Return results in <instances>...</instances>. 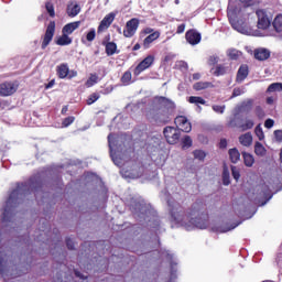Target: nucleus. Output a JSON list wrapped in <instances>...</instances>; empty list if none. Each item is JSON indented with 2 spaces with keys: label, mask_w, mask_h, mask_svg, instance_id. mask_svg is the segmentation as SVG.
I'll return each mask as SVG.
<instances>
[{
  "label": "nucleus",
  "mask_w": 282,
  "mask_h": 282,
  "mask_svg": "<svg viewBox=\"0 0 282 282\" xmlns=\"http://www.w3.org/2000/svg\"><path fill=\"white\" fill-rule=\"evenodd\" d=\"M167 206L170 207L172 221H175L177 226L185 228V230H195V228L206 230V228H208V220L197 218V215H199L198 203H195L188 210H185L184 207L175 200H167Z\"/></svg>",
  "instance_id": "1"
},
{
  "label": "nucleus",
  "mask_w": 282,
  "mask_h": 282,
  "mask_svg": "<svg viewBox=\"0 0 282 282\" xmlns=\"http://www.w3.org/2000/svg\"><path fill=\"white\" fill-rule=\"evenodd\" d=\"M34 192V187L31 183H22L19 184L18 187L10 194L3 213H2V224H10L12 221V216L14 215V208L30 195V193Z\"/></svg>",
  "instance_id": "2"
},
{
  "label": "nucleus",
  "mask_w": 282,
  "mask_h": 282,
  "mask_svg": "<svg viewBox=\"0 0 282 282\" xmlns=\"http://www.w3.org/2000/svg\"><path fill=\"white\" fill-rule=\"evenodd\" d=\"M163 109H175V102L166 97H154L152 102V111L148 113V118H152L156 122H166L169 120V113Z\"/></svg>",
  "instance_id": "3"
},
{
  "label": "nucleus",
  "mask_w": 282,
  "mask_h": 282,
  "mask_svg": "<svg viewBox=\"0 0 282 282\" xmlns=\"http://www.w3.org/2000/svg\"><path fill=\"white\" fill-rule=\"evenodd\" d=\"M164 138L169 144H177L180 141V129L173 127H166L163 130Z\"/></svg>",
  "instance_id": "4"
},
{
  "label": "nucleus",
  "mask_w": 282,
  "mask_h": 282,
  "mask_svg": "<svg viewBox=\"0 0 282 282\" xmlns=\"http://www.w3.org/2000/svg\"><path fill=\"white\" fill-rule=\"evenodd\" d=\"M55 32H56V22L51 21L46 28V31L42 41V50H45L47 45L52 43Z\"/></svg>",
  "instance_id": "5"
},
{
  "label": "nucleus",
  "mask_w": 282,
  "mask_h": 282,
  "mask_svg": "<svg viewBox=\"0 0 282 282\" xmlns=\"http://www.w3.org/2000/svg\"><path fill=\"white\" fill-rule=\"evenodd\" d=\"M176 127L184 133H191L193 126L185 116H178L174 120Z\"/></svg>",
  "instance_id": "6"
},
{
  "label": "nucleus",
  "mask_w": 282,
  "mask_h": 282,
  "mask_svg": "<svg viewBox=\"0 0 282 282\" xmlns=\"http://www.w3.org/2000/svg\"><path fill=\"white\" fill-rule=\"evenodd\" d=\"M140 25V21L138 19H131L126 24V30L123 31V35L126 39H131L138 32V28Z\"/></svg>",
  "instance_id": "7"
},
{
  "label": "nucleus",
  "mask_w": 282,
  "mask_h": 282,
  "mask_svg": "<svg viewBox=\"0 0 282 282\" xmlns=\"http://www.w3.org/2000/svg\"><path fill=\"white\" fill-rule=\"evenodd\" d=\"M154 62L155 56L148 55L141 63L138 64V66L134 69V74L137 76H140V74H142V72H144L145 69H149V67H151V65H153Z\"/></svg>",
  "instance_id": "8"
},
{
  "label": "nucleus",
  "mask_w": 282,
  "mask_h": 282,
  "mask_svg": "<svg viewBox=\"0 0 282 282\" xmlns=\"http://www.w3.org/2000/svg\"><path fill=\"white\" fill-rule=\"evenodd\" d=\"M19 89V85L14 83H3L0 84V96L7 97V96H12V94H15L17 90Z\"/></svg>",
  "instance_id": "9"
},
{
  "label": "nucleus",
  "mask_w": 282,
  "mask_h": 282,
  "mask_svg": "<svg viewBox=\"0 0 282 282\" xmlns=\"http://www.w3.org/2000/svg\"><path fill=\"white\" fill-rule=\"evenodd\" d=\"M108 144H109V149H110V156H111L113 164H116V166H122V158H120V154H118L113 150L115 142H113V134H111V133L108 135Z\"/></svg>",
  "instance_id": "10"
},
{
  "label": "nucleus",
  "mask_w": 282,
  "mask_h": 282,
  "mask_svg": "<svg viewBox=\"0 0 282 282\" xmlns=\"http://www.w3.org/2000/svg\"><path fill=\"white\" fill-rule=\"evenodd\" d=\"M257 17L259 30H268L269 25L271 24V20L268 17V13H265L263 10H258Z\"/></svg>",
  "instance_id": "11"
},
{
  "label": "nucleus",
  "mask_w": 282,
  "mask_h": 282,
  "mask_svg": "<svg viewBox=\"0 0 282 282\" xmlns=\"http://www.w3.org/2000/svg\"><path fill=\"white\" fill-rule=\"evenodd\" d=\"M185 39L189 45H198L202 42V34L195 30H189L186 32Z\"/></svg>",
  "instance_id": "12"
},
{
  "label": "nucleus",
  "mask_w": 282,
  "mask_h": 282,
  "mask_svg": "<svg viewBox=\"0 0 282 282\" xmlns=\"http://www.w3.org/2000/svg\"><path fill=\"white\" fill-rule=\"evenodd\" d=\"M116 19V13L110 12L108 13L100 22L98 26V32H105V30H108V28L113 23Z\"/></svg>",
  "instance_id": "13"
},
{
  "label": "nucleus",
  "mask_w": 282,
  "mask_h": 282,
  "mask_svg": "<svg viewBox=\"0 0 282 282\" xmlns=\"http://www.w3.org/2000/svg\"><path fill=\"white\" fill-rule=\"evenodd\" d=\"M254 99H246L237 106V110L239 111V113H249V111H252Z\"/></svg>",
  "instance_id": "14"
},
{
  "label": "nucleus",
  "mask_w": 282,
  "mask_h": 282,
  "mask_svg": "<svg viewBox=\"0 0 282 282\" xmlns=\"http://www.w3.org/2000/svg\"><path fill=\"white\" fill-rule=\"evenodd\" d=\"M228 18H229V21L231 23V28H234V30H236V32H240V34H246L248 32L246 26H243V23L232 19V15L230 13V9H228Z\"/></svg>",
  "instance_id": "15"
},
{
  "label": "nucleus",
  "mask_w": 282,
  "mask_h": 282,
  "mask_svg": "<svg viewBox=\"0 0 282 282\" xmlns=\"http://www.w3.org/2000/svg\"><path fill=\"white\" fill-rule=\"evenodd\" d=\"M230 127H237V129H240V131H248L254 127V120L252 119H246L245 122L235 124L234 121H230Z\"/></svg>",
  "instance_id": "16"
},
{
  "label": "nucleus",
  "mask_w": 282,
  "mask_h": 282,
  "mask_svg": "<svg viewBox=\"0 0 282 282\" xmlns=\"http://www.w3.org/2000/svg\"><path fill=\"white\" fill-rule=\"evenodd\" d=\"M78 28H80V21L70 22L63 26L62 34H67L69 36V34H74Z\"/></svg>",
  "instance_id": "17"
},
{
  "label": "nucleus",
  "mask_w": 282,
  "mask_h": 282,
  "mask_svg": "<svg viewBox=\"0 0 282 282\" xmlns=\"http://www.w3.org/2000/svg\"><path fill=\"white\" fill-rule=\"evenodd\" d=\"M67 14L68 17H78V14H80V6L75 1L69 2L67 6Z\"/></svg>",
  "instance_id": "18"
},
{
  "label": "nucleus",
  "mask_w": 282,
  "mask_h": 282,
  "mask_svg": "<svg viewBox=\"0 0 282 282\" xmlns=\"http://www.w3.org/2000/svg\"><path fill=\"white\" fill-rule=\"evenodd\" d=\"M254 58H257V61H268V58H270V51H268V48L256 50Z\"/></svg>",
  "instance_id": "19"
},
{
  "label": "nucleus",
  "mask_w": 282,
  "mask_h": 282,
  "mask_svg": "<svg viewBox=\"0 0 282 282\" xmlns=\"http://www.w3.org/2000/svg\"><path fill=\"white\" fill-rule=\"evenodd\" d=\"M162 259H169L170 261V264H171V269H172V272H171V281H173V279H175V271L173 270V267L174 265H177V263L173 262V254H171L170 251H163L162 254H161Z\"/></svg>",
  "instance_id": "20"
},
{
  "label": "nucleus",
  "mask_w": 282,
  "mask_h": 282,
  "mask_svg": "<svg viewBox=\"0 0 282 282\" xmlns=\"http://www.w3.org/2000/svg\"><path fill=\"white\" fill-rule=\"evenodd\" d=\"M248 78V66L241 65L237 73V83H243Z\"/></svg>",
  "instance_id": "21"
},
{
  "label": "nucleus",
  "mask_w": 282,
  "mask_h": 282,
  "mask_svg": "<svg viewBox=\"0 0 282 282\" xmlns=\"http://www.w3.org/2000/svg\"><path fill=\"white\" fill-rule=\"evenodd\" d=\"M72 37L67 33H62L59 37L56 40V45L65 46V45H72Z\"/></svg>",
  "instance_id": "22"
},
{
  "label": "nucleus",
  "mask_w": 282,
  "mask_h": 282,
  "mask_svg": "<svg viewBox=\"0 0 282 282\" xmlns=\"http://www.w3.org/2000/svg\"><path fill=\"white\" fill-rule=\"evenodd\" d=\"M158 39H160V32H154L148 35L143 41V46L145 50H149L151 43H153V41H158Z\"/></svg>",
  "instance_id": "23"
},
{
  "label": "nucleus",
  "mask_w": 282,
  "mask_h": 282,
  "mask_svg": "<svg viewBox=\"0 0 282 282\" xmlns=\"http://www.w3.org/2000/svg\"><path fill=\"white\" fill-rule=\"evenodd\" d=\"M239 142L242 147H252V133L247 132L239 137Z\"/></svg>",
  "instance_id": "24"
},
{
  "label": "nucleus",
  "mask_w": 282,
  "mask_h": 282,
  "mask_svg": "<svg viewBox=\"0 0 282 282\" xmlns=\"http://www.w3.org/2000/svg\"><path fill=\"white\" fill-rule=\"evenodd\" d=\"M57 74L61 78H67L69 75V66L67 64H61L57 66Z\"/></svg>",
  "instance_id": "25"
},
{
  "label": "nucleus",
  "mask_w": 282,
  "mask_h": 282,
  "mask_svg": "<svg viewBox=\"0 0 282 282\" xmlns=\"http://www.w3.org/2000/svg\"><path fill=\"white\" fill-rule=\"evenodd\" d=\"M229 159L232 162V164H237L239 160H241V153H239V150L236 148L229 150Z\"/></svg>",
  "instance_id": "26"
},
{
  "label": "nucleus",
  "mask_w": 282,
  "mask_h": 282,
  "mask_svg": "<svg viewBox=\"0 0 282 282\" xmlns=\"http://www.w3.org/2000/svg\"><path fill=\"white\" fill-rule=\"evenodd\" d=\"M272 25L278 34H282V14L274 18Z\"/></svg>",
  "instance_id": "27"
},
{
  "label": "nucleus",
  "mask_w": 282,
  "mask_h": 282,
  "mask_svg": "<svg viewBox=\"0 0 282 282\" xmlns=\"http://www.w3.org/2000/svg\"><path fill=\"white\" fill-rule=\"evenodd\" d=\"M214 76H224L228 74V67L224 65H217L215 68H212Z\"/></svg>",
  "instance_id": "28"
},
{
  "label": "nucleus",
  "mask_w": 282,
  "mask_h": 282,
  "mask_svg": "<svg viewBox=\"0 0 282 282\" xmlns=\"http://www.w3.org/2000/svg\"><path fill=\"white\" fill-rule=\"evenodd\" d=\"M245 165L249 169L253 166L254 164V156L250 153L243 152L242 153Z\"/></svg>",
  "instance_id": "29"
},
{
  "label": "nucleus",
  "mask_w": 282,
  "mask_h": 282,
  "mask_svg": "<svg viewBox=\"0 0 282 282\" xmlns=\"http://www.w3.org/2000/svg\"><path fill=\"white\" fill-rule=\"evenodd\" d=\"M116 50H118V45H116V43L109 42L106 44V54L108 56H113V54H116Z\"/></svg>",
  "instance_id": "30"
},
{
  "label": "nucleus",
  "mask_w": 282,
  "mask_h": 282,
  "mask_svg": "<svg viewBox=\"0 0 282 282\" xmlns=\"http://www.w3.org/2000/svg\"><path fill=\"white\" fill-rule=\"evenodd\" d=\"M254 153H256V155L263 158V155H265V147H263V144H261V142H256Z\"/></svg>",
  "instance_id": "31"
},
{
  "label": "nucleus",
  "mask_w": 282,
  "mask_h": 282,
  "mask_svg": "<svg viewBox=\"0 0 282 282\" xmlns=\"http://www.w3.org/2000/svg\"><path fill=\"white\" fill-rule=\"evenodd\" d=\"M263 197H265L267 202L262 203L261 206H265L270 199H272V194L270 192V187L268 185H263Z\"/></svg>",
  "instance_id": "32"
},
{
  "label": "nucleus",
  "mask_w": 282,
  "mask_h": 282,
  "mask_svg": "<svg viewBox=\"0 0 282 282\" xmlns=\"http://www.w3.org/2000/svg\"><path fill=\"white\" fill-rule=\"evenodd\" d=\"M210 83L208 82H198L196 84H194V89L196 91H202V89H208V87H210Z\"/></svg>",
  "instance_id": "33"
},
{
  "label": "nucleus",
  "mask_w": 282,
  "mask_h": 282,
  "mask_svg": "<svg viewBox=\"0 0 282 282\" xmlns=\"http://www.w3.org/2000/svg\"><path fill=\"white\" fill-rule=\"evenodd\" d=\"M188 102L191 105H206V100L202 97H195V96H191L188 98Z\"/></svg>",
  "instance_id": "34"
},
{
  "label": "nucleus",
  "mask_w": 282,
  "mask_h": 282,
  "mask_svg": "<svg viewBox=\"0 0 282 282\" xmlns=\"http://www.w3.org/2000/svg\"><path fill=\"white\" fill-rule=\"evenodd\" d=\"M267 91H269L270 94L274 91H282V83H273L269 85Z\"/></svg>",
  "instance_id": "35"
},
{
  "label": "nucleus",
  "mask_w": 282,
  "mask_h": 282,
  "mask_svg": "<svg viewBox=\"0 0 282 282\" xmlns=\"http://www.w3.org/2000/svg\"><path fill=\"white\" fill-rule=\"evenodd\" d=\"M229 58H231L232 61H237V58H239V56H241V52L236 50V48H230L227 52Z\"/></svg>",
  "instance_id": "36"
},
{
  "label": "nucleus",
  "mask_w": 282,
  "mask_h": 282,
  "mask_svg": "<svg viewBox=\"0 0 282 282\" xmlns=\"http://www.w3.org/2000/svg\"><path fill=\"white\" fill-rule=\"evenodd\" d=\"M223 184H224V186L230 185V172H228V167L224 169V172H223Z\"/></svg>",
  "instance_id": "37"
},
{
  "label": "nucleus",
  "mask_w": 282,
  "mask_h": 282,
  "mask_svg": "<svg viewBox=\"0 0 282 282\" xmlns=\"http://www.w3.org/2000/svg\"><path fill=\"white\" fill-rule=\"evenodd\" d=\"M237 226H239V224H236L235 226L231 227H215L214 230L215 232H230V230H235V228H237Z\"/></svg>",
  "instance_id": "38"
},
{
  "label": "nucleus",
  "mask_w": 282,
  "mask_h": 282,
  "mask_svg": "<svg viewBox=\"0 0 282 282\" xmlns=\"http://www.w3.org/2000/svg\"><path fill=\"white\" fill-rule=\"evenodd\" d=\"M98 83V75L91 74L86 82V87H94Z\"/></svg>",
  "instance_id": "39"
},
{
  "label": "nucleus",
  "mask_w": 282,
  "mask_h": 282,
  "mask_svg": "<svg viewBox=\"0 0 282 282\" xmlns=\"http://www.w3.org/2000/svg\"><path fill=\"white\" fill-rule=\"evenodd\" d=\"M254 113L259 120H263V118H265V110H263L261 106H257L254 108Z\"/></svg>",
  "instance_id": "40"
},
{
  "label": "nucleus",
  "mask_w": 282,
  "mask_h": 282,
  "mask_svg": "<svg viewBox=\"0 0 282 282\" xmlns=\"http://www.w3.org/2000/svg\"><path fill=\"white\" fill-rule=\"evenodd\" d=\"M194 158H195V160H199L202 162L206 159V152H204L202 150H196V151H194Z\"/></svg>",
  "instance_id": "41"
},
{
  "label": "nucleus",
  "mask_w": 282,
  "mask_h": 282,
  "mask_svg": "<svg viewBox=\"0 0 282 282\" xmlns=\"http://www.w3.org/2000/svg\"><path fill=\"white\" fill-rule=\"evenodd\" d=\"M121 83L124 85H131V72H126L121 77Z\"/></svg>",
  "instance_id": "42"
},
{
  "label": "nucleus",
  "mask_w": 282,
  "mask_h": 282,
  "mask_svg": "<svg viewBox=\"0 0 282 282\" xmlns=\"http://www.w3.org/2000/svg\"><path fill=\"white\" fill-rule=\"evenodd\" d=\"M45 8L50 17L52 18L56 17V12L54 11V4H52V2H46Z\"/></svg>",
  "instance_id": "43"
},
{
  "label": "nucleus",
  "mask_w": 282,
  "mask_h": 282,
  "mask_svg": "<svg viewBox=\"0 0 282 282\" xmlns=\"http://www.w3.org/2000/svg\"><path fill=\"white\" fill-rule=\"evenodd\" d=\"M100 99V95L97 93L91 94L88 99H87V105H94V102H96V100Z\"/></svg>",
  "instance_id": "44"
},
{
  "label": "nucleus",
  "mask_w": 282,
  "mask_h": 282,
  "mask_svg": "<svg viewBox=\"0 0 282 282\" xmlns=\"http://www.w3.org/2000/svg\"><path fill=\"white\" fill-rule=\"evenodd\" d=\"M193 147V139H191L188 135H185L183 138V149H188Z\"/></svg>",
  "instance_id": "45"
},
{
  "label": "nucleus",
  "mask_w": 282,
  "mask_h": 282,
  "mask_svg": "<svg viewBox=\"0 0 282 282\" xmlns=\"http://www.w3.org/2000/svg\"><path fill=\"white\" fill-rule=\"evenodd\" d=\"M246 94V88H234L231 98H237L238 96H243Z\"/></svg>",
  "instance_id": "46"
},
{
  "label": "nucleus",
  "mask_w": 282,
  "mask_h": 282,
  "mask_svg": "<svg viewBox=\"0 0 282 282\" xmlns=\"http://www.w3.org/2000/svg\"><path fill=\"white\" fill-rule=\"evenodd\" d=\"M231 175L236 182H239V177H241V174L239 173V169L237 166L231 165Z\"/></svg>",
  "instance_id": "47"
},
{
  "label": "nucleus",
  "mask_w": 282,
  "mask_h": 282,
  "mask_svg": "<svg viewBox=\"0 0 282 282\" xmlns=\"http://www.w3.org/2000/svg\"><path fill=\"white\" fill-rule=\"evenodd\" d=\"M213 111H215V113H224V111H226V105L219 106V105H213L212 106Z\"/></svg>",
  "instance_id": "48"
},
{
  "label": "nucleus",
  "mask_w": 282,
  "mask_h": 282,
  "mask_svg": "<svg viewBox=\"0 0 282 282\" xmlns=\"http://www.w3.org/2000/svg\"><path fill=\"white\" fill-rule=\"evenodd\" d=\"M254 133H256L258 140H263V138H265V134H263V129L261 128V126L256 127Z\"/></svg>",
  "instance_id": "49"
},
{
  "label": "nucleus",
  "mask_w": 282,
  "mask_h": 282,
  "mask_svg": "<svg viewBox=\"0 0 282 282\" xmlns=\"http://www.w3.org/2000/svg\"><path fill=\"white\" fill-rule=\"evenodd\" d=\"M96 39V29H91L87 35H86V40L91 43V41H94Z\"/></svg>",
  "instance_id": "50"
},
{
  "label": "nucleus",
  "mask_w": 282,
  "mask_h": 282,
  "mask_svg": "<svg viewBox=\"0 0 282 282\" xmlns=\"http://www.w3.org/2000/svg\"><path fill=\"white\" fill-rule=\"evenodd\" d=\"M74 120H76V118L74 117H67L64 119L63 121V127H69V124H73Z\"/></svg>",
  "instance_id": "51"
},
{
  "label": "nucleus",
  "mask_w": 282,
  "mask_h": 282,
  "mask_svg": "<svg viewBox=\"0 0 282 282\" xmlns=\"http://www.w3.org/2000/svg\"><path fill=\"white\" fill-rule=\"evenodd\" d=\"M0 274L6 276V270L3 269V253L0 251Z\"/></svg>",
  "instance_id": "52"
},
{
  "label": "nucleus",
  "mask_w": 282,
  "mask_h": 282,
  "mask_svg": "<svg viewBox=\"0 0 282 282\" xmlns=\"http://www.w3.org/2000/svg\"><path fill=\"white\" fill-rule=\"evenodd\" d=\"M217 63H219L218 56L213 55L208 58V65H217Z\"/></svg>",
  "instance_id": "53"
},
{
  "label": "nucleus",
  "mask_w": 282,
  "mask_h": 282,
  "mask_svg": "<svg viewBox=\"0 0 282 282\" xmlns=\"http://www.w3.org/2000/svg\"><path fill=\"white\" fill-rule=\"evenodd\" d=\"M264 127H265V129H272V127H274V120L273 119H267L264 121Z\"/></svg>",
  "instance_id": "54"
},
{
  "label": "nucleus",
  "mask_w": 282,
  "mask_h": 282,
  "mask_svg": "<svg viewBox=\"0 0 282 282\" xmlns=\"http://www.w3.org/2000/svg\"><path fill=\"white\" fill-rule=\"evenodd\" d=\"M274 138H275L276 142H282V130H275Z\"/></svg>",
  "instance_id": "55"
},
{
  "label": "nucleus",
  "mask_w": 282,
  "mask_h": 282,
  "mask_svg": "<svg viewBox=\"0 0 282 282\" xmlns=\"http://www.w3.org/2000/svg\"><path fill=\"white\" fill-rule=\"evenodd\" d=\"M185 30H186V24H181L177 26L176 34H184Z\"/></svg>",
  "instance_id": "56"
},
{
  "label": "nucleus",
  "mask_w": 282,
  "mask_h": 282,
  "mask_svg": "<svg viewBox=\"0 0 282 282\" xmlns=\"http://www.w3.org/2000/svg\"><path fill=\"white\" fill-rule=\"evenodd\" d=\"M66 246L68 250H74V241L72 239H66Z\"/></svg>",
  "instance_id": "57"
},
{
  "label": "nucleus",
  "mask_w": 282,
  "mask_h": 282,
  "mask_svg": "<svg viewBox=\"0 0 282 282\" xmlns=\"http://www.w3.org/2000/svg\"><path fill=\"white\" fill-rule=\"evenodd\" d=\"M228 142L226 141V139L220 140V149H226Z\"/></svg>",
  "instance_id": "58"
},
{
  "label": "nucleus",
  "mask_w": 282,
  "mask_h": 282,
  "mask_svg": "<svg viewBox=\"0 0 282 282\" xmlns=\"http://www.w3.org/2000/svg\"><path fill=\"white\" fill-rule=\"evenodd\" d=\"M199 78H202V75L199 73L193 74V79L194 80H199Z\"/></svg>",
  "instance_id": "59"
},
{
  "label": "nucleus",
  "mask_w": 282,
  "mask_h": 282,
  "mask_svg": "<svg viewBox=\"0 0 282 282\" xmlns=\"http://www.w3.org/2000/svg\"><path fill=\"white\" fill-rule=\"evenodd\" d=\"M52 87H54V82L48 83L47 86H46V89H50Z\"/></svg>",
  "instance_id": "60"
},
{
  "label": "nucleus",
  "mask_w": 282,
  "mask_h": 282,
  "mask_svg": "<svg viewBox=\"0 0 282 282\" xmlns=\"http://www.w3.org/2000/svg\"><path fill=\"white\" fill-rule=\"evenodd\" d=\"M138 50H140V44H135V45L133 46V51H134V52H138Z\"/></svg>",
  "instance_id": "61"
},
{
  "label": "nucleus",
  "mask_w": 282,
  "mask_h": 282,
  "mask_svg": "<svg viewBox=\"0 0 282 282\" xmlns=\"http://www.w3.org/2000/svg\"><path fill=\"white\" fill-rule=\"evenodd\" d=\"M75 274H76V276H79V279H85V278L83 276V274H80V272H78V271H75Z\"/></svg>",
  "instance_id": "62"
},
{
  "label": "nucleus",
  "mask_w": 282,
  "mask_h": 282,
  "mask_svg": "<svg viewBox=\"0 0 282 282\" xmlns=\"http://www.w3.org/2000/svg\"><path fill=\"white\" fill-rule=\"evenodd\" d=\"M267 102H268V105H272V102H273L272 97H269V98L267 99Z\"/></svg>",
  "instance_id": "63"
},
{
  "label": "nucleus",
  "mask_w": 282,
  "mask_h": 282,
  "mask_svg": "<svg viewBox=\"0 0 282 282\" xmlns=\"http://www.w3.org/2000/svg\"><path fill=\"white\" fill-rule=\"evenodd\" d=\"M62 113H67V106H64V107L62 108Z\"/></svg>",
  "instance_id": "64"
}]
</instances>
